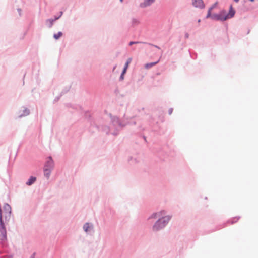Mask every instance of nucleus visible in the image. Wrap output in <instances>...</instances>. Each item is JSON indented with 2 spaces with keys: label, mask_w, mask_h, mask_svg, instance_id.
Here are the masks:
<instances>
[{
  "label": "nucleus",
  "mask_w": 258,
  "mask_h": 258,
  "mask_svg": "<svg viewBox=\"0 0 258 258\" xmlns=\"http://www.w3.org/2000/svg\"><path fill=\"white\" fill-rule=\"evenodd\" d=\"M11 215V207L8 204H5L2 209L0 208V239L7 238V231L5 222L8 221Z\"/></svg>",
  "instance_id": "f257e3e1"
},
{
  "label": "nucleus",
  "mask_w": 258,
  "mask_h": 258,
  "mask_svg": "<svg viewBox=\"0 0 258 258\" xmlns=\"http://www.w3.org/2000/svg\"><path fill=\"white\" fill-rule=\"evenodd\" d=\"M171 217L169 216H166L160 218L153 225L152 229L154 231H158L164 228L170 220Z\"/></svg>",
  "instance_id": "f03ea898"
},
{
  "label": "nucleus",
  "mask_w": 258,
  "mask_h": 258,
  "mask_svg": "<svg viewBox=\"0 0 258 258\" xmlns=\"http://www.w3.org/2000/svg\"><path fill=\"white\" fill-rule=\"evenodd\" d=\"M225 14V11L222 10L220 12L219 14H211L210 18H211L212 19L214 20H220V21H225V18H224V15Z\"/></svg>",
  "instance_id": "7ed1b4c3"
},
{
  "label": "nucleus",
  "mask_w": 258,
  "mask_h": 258,
  "mask_svg": "<svg viewBox=\"0 0 258 258\" xmlns=\"http://www.w3.org/2000/svg\"><path fill=\"white\" fill-rule=\"evenodd\" d=\"M235 14V11L233 9V7L232 5H230L229 8V13L226 14V13L225 12V14L224 15V18H225V20L232 18Z\"/></svg>",
  "instance_id": "20e7f679"
},
{
  "label": "nucleus",
  "mask_w": 258,
  "mask_h": 258,
  "mask_svg": "<svg viewBox=\"0 0 258 258\" xmlns=\"http://www.w3.org/2000/svg\"><path fill=\"white\" fill-rule=\"evenodd\" d=\"M192 5L197 8H204L205 5L202 0H192Z\"/></svg>",
  "instance_id": "39448f33"
},
{
  "label": "nucleus",
  "mask_w": 258,
  "mask_h": 258,
  "mask_svg": "<svg viewBox=\"0 0 258 258\" xmlns=\"http://www.w3.org/2000/svg\"><path fill=\"white\" fill-rule=\"evenodd\" d=\"M155 0H144V1L140 4V7L145 8L151 5L155 2Z\"/></svg>",
  "instance_id": "423d86ee"
},
{
  "label": "nucleus",
  "mask_w": 258,
  "mask_h": 258,
  "mask_svg": "<svg viewBox=\"0 0 258 258\" xmlns=\"http://www.w3.org/2000/svg\"><path fill=\"white\" fill-rule=\"evenodd\" d=\"M165 213V212L164 211H160L158 213H154L150 216V217L149 218V219H152V218L156 219L157 218H159V217H161L162 216H163Z\"/></svg>",
  "instance_id": "0eeeda50"
},
{
  "label": "nucleus",
  "mask_w": 258,
  "mask_h": 258,
  "mask_svg": "<svg viewBox=\"0 0 258 258\" xmlns=\"http://www.w3.org/2000/svg\"><path fill=\"white\" fill-rule=\"evenodd\" d=\"M53 167V161L52 160V158L51 157L49 158V160H48L46 165H45V168H52Z\"/></svg>",
  "instance_id": "6e6552de"
},
{
  "label": "nucleus",
  "mask_w": 258,
  "mask_h": 258,
  "mask_svg": "<svg viewBox=\"0 0 258 258\" xmlns=\"http://www.w3.org/2000/svg\"><path fill=\"white\" fill-rule=\"evenodd\" d=\"M217 5V2L215 3L212 7H211L208 11V14L207 15V16H206V18H209V17H210L211 16V12L212 11V10L216 7Z\"/></svg>",
  "instance_id": "1a4fd4ad"
},
{
  "label": "nucleus",
  "mask_w": 258,
  "mask_h": 258,
  "mask_svg": "<svg viewBox=\"0 0 258 258\" xmlns=\"http://www.w3.org/2000/svg\"><path fill=\"white\" fill-rule=\"evenodd\" d=\"M36 178L35 177L31 176L29 179L28 181L26 182L27 185H31L36 181Z\"/></svg>",
  "instance_id": "9d476101"
},
{
  "label": "nucleus",
  "mask_w": 258,
  "mask_h": 258,
  "mask_svg": "<svg viewBox=\"0 0 258 258\" xmlns=\"http://www.w3.org/2000/svg\"><path fill=\"white\" fill-rule=\"evenodd\" d=\"M132 60V59L131 58H129L126 62L125 63V66H124V69H123V73H125L126 71H127V69L128 67V66H129V64L131 62Z\"/></svg>",
  "instance_id": "9b49d317"
},
{
  "label": "nucleus",
  "mask_w": 258,
  "mask_h": 258,
  "mask_svg": "<svg viewBox=\"0 0 258 258\" xmlns=\"http://www.w3.org/2000/svg\"><path fill=\"white\" fill-rule=\"evenodd\" d=\"M51 168H45L44 170V173L45 176L48 178L50 175V169Z\"/></svg>",
  "instance_id": "f8f14e48"
},
{
  "label": "nucleus",
  "mask_w": 258,
  "mask_h": 258,
  "mask_svg": "<svg viewBox=\"0 0 258 258\" xmlns=\"http://www.w3.org/2000/svg\"><path fill=\"white\" fill-rule=\"evenodd\" d=\"M158 62V61H157V62H152V63H147L146 65H145V68L146 69H149L154 66H155V64H156Z\"/></svg>",
  "instance_id": "ddd939ff"
},
{
  "label": "nucleus",
  "mask_w": 258,
  "mask_h": 258,
  "mask_svg": "<svg viewBox=\"0 0 258 258\" xmlns=\"http://www.w3.org/2000/svg\"><path fill=\"white\" fill-rule=\"evenodd\" d=\"M62 35V33L60 32H58L57 34H54L53 35L54 38L55 39H59Z\"/></svg>",
  "instance_id": "4468645a"
},
{
  "label": "nucleus",
  "mask_w": 258,
  "mask_h": 258,
  "mask_svg": "<svg viewBox=\"0 0 258 258\" xmlns=\"http://www.w3.org/2000/svg\"><path fill=\"white\" fill-rule=\"evenodd\" d=\"M84 230L85 231L87 232L90 228V226L89 223H86L83 226Z\"/></svg>",
  "instance_id": "2eb2a0df"
},
{
  "label": "nucleus",
  "mask_w": 258,
  "mask_h": 258,
  "mask_svg": "<svg viewBox=\"0 0 258 258\" xmlns=\"http://www.w3.org/2000/svg\"><path fill=\"white\" fill-rule=\"evenodd\" d=\"M139 42H133V41H131L129 43V45H132V44H136V43H138Z\"/></svg>",
  "instance_id": "dca6fc26"
},
{
  "label": "nucleus",
  "mask_w": 258,
  "mask_h": 258,
  "mask_svg": "<svg viewBox=\"0 0 258 258\" xmlns=\"http://www.w3.org/2000/svg\"><path fill=\"white\" fill-rule=\"evenodd\" d=\"M124 74H125V73H123V71H122V74H121V76H120V79H121V80H123V78H124L123 76H124Z\"/></svg>",
  "instance_id": "f3484780"
},
{
  "label": "nucleus",
  "mask_w": 258,
  "mask_h": 258,
  "mask_svg": "<svg viewBox=\"0 0 258 258\" xmlns=\"http://www.w3.org/2000/svg\"><path fill=\"white\" fill-rule=\"evenodd\" d=\"M234 2H235L236 3H237L239 2V0H234Z\"/></svg>",
  "instance_id": "a211bd4d"
},
{
  "label": "nucleus",
  "mask_w": 258,
  "mask_h": 258,
  "mask_svg": "<svg viewBox=\"0 0 258 258\" xmlns=\"http://www.w3.org/2000/svg\"><path fill=\"white\" fill-rule=\"evenodd\" d=\"M30 258H35L34 255H32Z\"/></svg>",
  "instance_id": "6ab92c4d"
},
{
  "label": "nucleus",
  "mask_w": 258,
  "mask_h": 258,
  "mask_svg": "<svg viewBox=\"0 0 258 258\" xmlns=\"http://www.w3.org/2000/svg\"><path fill=\"white\" fill-rule=\"evenodd\" d=\"M198 23H200L201 22V20L200 19H199L198 21Z\"/></svg>",
  "instance_id": "aec40b11"
},
{
  "label": "nucleus",
  "mask_w": 258,
  "mask_h": 258,
  "mask_svg": "<svg viewBox=\"0 0 258 258\" xmlns=\"http://www.w3.org/2000/svg\"><path fill=\"white\" fill-rule=\"evenodd\" d=\"M249 1H251V2H253L254 1V0H249Z\"/></svg>",
  "instance_id": "412c9836"
},
{
  "label": "nucleus",
  "mask_w": 258,
  "mask_h": 258,
  "mask_svg": "<svg viewBox=\"0 0 258 258\" xmlns=\"http://www.w3.org/2000/svg\"><path fill=\"white\" fill-rule=\"evenodd\" d=\"M120 1H121V2H122V0H120Z\"/></svg>",
  "instance_id": "4be33fe9"
}]
</instances>
